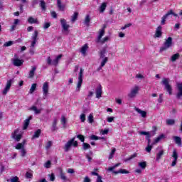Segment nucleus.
Returning <instances> with one entry per match:
<instances>
[{
  "label": "nucleus",
  "mask_w": 182,
  "mask_h": 182,
  "mask_svg": "<svg viewBox=\"0 0 182 182\" xmlns=\"http://www.w3.org/2000/svg\"><path fill=\"white\" fill-rule=\"evenodd\" d=\"M28 23H36L38 22V18H34L32 16L28 17Z\"/></svg>",
  "instance_id": "2f4dec72"
},
{
  "label": "nucleus",
  "mask_w": 182,
  "mask_h": 182,
  "mask_svg": "<svg viewBox=\"0 0 182 182\" xmlns=\"http://www.w3.org/2000/svg\"><path fill=\"white\" fill-rule=\"evenodd\" d=\"M29 110H33L35 112L36 114H40L41 112H42V109H38L36 106H32L29 108Z\"/></svg>",
  "instance_id": "cd10ccee"
},
{
  "label": "nucleus",
  "mask_w": 182,
  "mask_h": 182,
  "mask_svg": "<svg viewBox=\"0 0 182 182\" xmlns=\"http://www.w3.org/2000/svg\"><path fill=\"white\" fill-rule=\"evenodd\" d=\"M172 157L173 158V161H172L171 167H175V166L177 164V160L178 159V154L176 149L173 151Z\"/></svg>",
  "instance_id": "1a4fd4ad"
},
{
  "label": "nucleus",
  "mask_w": 182,
  "mask_h": 182,
  "mask_svg": "<svg viewBox=\"0 0 182 182\" xmlns=\"http://www.w3.org/2000/svg\"><path fill=\"white\" fill-rule=\"evenodd\" d=\"M114 174H129V173H130L129 171L126 170V169H122L120 168L119 171H113Z\"/></svg>",
  "instance_id": "aec40b11"
},
{
  "label": "nucleus",
  "mask_w": 182,
  "mask_h": 182,
  "mask_svg": "<svg viewBox=\"0 0 182 182\" xmlns=\"http://www.w3.org/2000/svg\"><path fill=\"white\" fill-rule=\"evenodd\" d=\"M62 28H63V32H64L65 35H69V33L70 31H69V28L70 27L69 24L66 22V20L65 18H63L60 21Z\"/></svg>",
  "instance_id": "20e7f679"
},
{
  "label": "nucleus",
  "mask_w": 182,
  "mask_h": 182,
  "mask_svg": "<svg viewBox=\"0 0 182 182\" xmlns=\"http://www.w3.org/2000/svg\"><path fill=\"white\" fill-rule=\"evenodd\" d=\"M137 157V154L134 153V154L131 155L130 157L127 158L126 159H124V161H130V160H132V159H134Z\"/></svg>",
  "instance_id": "79ce46f5"
},
{
  "label": "nucleus",
  "mask_w": 182,
  "mask_h": 182,
  "mask_svg": "<svg viewBox=\"0 0 182 182\" xmlns=\"http://www.w3.org/2000/svg\"><path fill=\"white\" fill-rule=\"evenodd\" d=\"M50 27V22H46L44 23L43 28L44 29H48Z\"/></svg>",
  "instance_id": "e2e57ef3"
},
{
  "label": "nucleus",
  "mask_w": 182,
  "mask_h": 182,
  "mask_svg": "<svg viewBox=\"0 0 182 182\" xmlns=\"http://www.w3.org/2000/svg\"><path fill=\"white\" fill-rule=\"evenodd\" d=\"M105 55H106V49H103L100 51V58L101 59H104L105 57Z\"/></svg>",
  "instance_id": "a18cd8bd"
},
{
  "label": "nucleus",
  "mask_w": 182,
  "mask_h": 182,
  "mask_svg": "<svg viewBox=\"0 0 182 182\" xmlns=\"http://www.w3.org/2000/svg\"><path fill=\"white\" fill-rule=\"evenodd\" d=\"M57 124H58V119L54 118L53 122L52 123V127H51L52 132H56V130H58V127H56Z\"/></svg>",
  "instance_id": "6ab92c4d"
},
{
  "label": "nucleus",
  "mask_w": 182,
  "mask_h": 182,
  "mask_svg": "<svg viewBox=\"0 0 182 182\" xmlns=\"http://www.w3.org/2000/svg\"><path fill=\"white\" fill-rule=\"evenodd\" d=\"M114 153H116V148H114L111 151L109 156V160H112V159H113V156L114 155Z\"/></svg>",
  "instance_id": "de8ad7c7"
},
{
  "label": "nucleus",
  "mask_w": 182,
  "mask_h": 182,
  "mask_svg": "<svg viewBox=\"0 0 182 182\" xmlns=\"http://www.w3.org/2000/svg\"><path fill=\"white\" fill-rule=\"evenodd\" d=\"M132 26V23H127L125 24L123 27L121 28L122 31H124V29H127V28H130Z\"/></svg>",
  "instance_id": "69168bd1"
},
{
  "label": "nucleus",
  "mask_w": 182,
  "mask_h": 182,
  "mask_svg": "<svg viewBox=\"0 0 182 182\" xmlns=\"http://www.w3.org/2000/svg\"><path fill=\"white\" fill-rule=\"evenodd\" d=\"M91 140H100V137L96 136V135H92L90 136Z\"/></svg>",
  "instance_id": "0e129e2a"
},
{
  "label": "nucleus",
  "mask_w": 182,
  "mask_h": 182,
  "mask_svg": "<svg viewBox=\"0 0 182 182\" xmlns=\"http://www.w3.org/2000/svg\"><path fill=\"white\" fill-rule=\"evenodd\" d=\"M12 45H14V41H8L4 44V46L8 48L9 46H12Z\"/></svg>",
  "instance_id": "864d4df0"
},
{
  "label": "nucleus",
  "mask_w": 182,
  "mask_h": 182,
  "mask_svg": "<svg viewBox=\"0 0 182 182\" xmlns=\"http://www.w3.org/2000/svg\"><path fill=\"white\" fill-rule=\"evenodd\" d=\"M139 167H141V168L144 170V168H146L147 167V162H146V161L139 162Z\"/></svg>",
  "instance_id": "f704fd0d"
},
{
  "label": "nucleus",
  "mask_w": 182,
  "mask_h": 182,
  "mask_svg": "<svg viewBox=\"0 0 182 182\" xmlns=\"http://www.w3.org/2000/svg\"><path fill=\"white\" fill-rule=\"evenodd\" d=\"M164 154V150H161L158 154H156V161H159V160L161 159Z\"/></svg>",
  "instance_id": "72a5a7b5"
},
{
  "label": "nucleus",
  "mask_w": 182,
  "mask_h": 182,
  "mask_svg": "<svg viewBox=\"0 0 182 182\" xmlns=\"http://www.w3.org/2000/svg\"><path fill=\"white\" fill-rule=\"evenodd\" d=\"M15 149L16 150H22V149H24L23 144L21 143H18L16 146H15Z\"/></svg>",
  "instance_id": "49530a36"
},
{
  "label": "nucleus",
  "mask_w": 182,
  "mask_h": 182,
  "mask_svg": "<svg viewBox=\"0 0 182 182\" xmlns=\"http://www.w3.org/2000/svg\"><path fill=\"white\" fill-rule=\"evenodd\" d=\"M173 140H174L176 144H177V146H182L181 137H180V136H173Z\"/></svg>",
  "instance_id": "b1692460"
},
{
  "label": "nucleus",
  "mask_w": 182,
  "mask_h": 182,
  "mask_svg": "<svg viewBox=\"0 0 182 182\" xmlns=\"http://www.w3.org/2000/svg\"><path fill=\"white\" fill-rule=\"evenodd\" d=\"M171 45H173V38L168 37L164 43V46L160 48V52H164V50H167L168 48H171Z\"/></svg>",
  "instance_id": "7ed1b4c3"
},
{
  "label": "nucleus",
  "mask_w": 182,
  "mask_h": 182,
  "mask_svg": "<svg viewBox=\"0 0 182 182\" xmlns=\"http://www.w3.org/2000/svg\"><path fill=\"white\" fill-rule=\"evenodd\" d=\"M50 176V181H55V173H51Z\"/></svg>",
  "instance_id": "774afa93"
},
{
  "label": "nucleus",
  "mask_w": 182,
  "mask_h": 182,
  "mask_svg": "<svg viewBox=\"0 0 182 182\" xmlns=\"http://www.w3.org/2000/svg\"><path fill=\"white\" fill-rule=\"evenodd\" d=\"M78 16H79V13L75 12L72 16L71 22H75V21L77 19Z\"/></svg>",
  "instance_id": "e433bc0d"
},
{
  "label": "nucleus",
  "mask_w": 182,
  "mask_h": 182,
  "mask_svg": "<svg viewBox=\"0 0 182 182\" xmlns=\"http://www.w3.org/2000/svg\"><path fill=\"white\" fill-rule=\"evenodd\" d=\"M182 97V85H178V92L176 94V99L180 100Z\"/></svg>",
  "instance_id": "412c9836"
},
{
  "label": "nucleus",
  "mask_w": 182,
  "mask_h": 182,
  "mask_svg": "<svg viewBox=\"0 0 182 182\" xmlns=\"http://www.w3.org/2000/svg\"><path fill=\"white\" fill-rule=\"evenodd\" d=\"M42 133V131L41 129H37L35 132L34 134L32 136V139H38L39 136H41V134Z\"/></svg>",
  "instance_id": "a878e982"
},
{
  "label": "nucleus",
  "mask_w": 182,
  "mask_h": 182,
  "mask_svg": "<svg viewBox=\"0 0 182 182\" xmlns=\"http://www.w3.org/2000/svg\"><path fill=\"white\" fill-rule=\"evenodd\" d=\"M36 86H37L36 83L32 84L31 87L30 88L29 92L33 93V92H35L36 90Z\"/></svg>",
  "instance_id": "a19ab883"
},
{
  "label": "nucleus",
  "mask_w": 182,
  "mask_h": 182,
  "mask_svg": "<svg viewBox=\"0 0 182 182\" xmlns=\"http://www.w3.org/2000/svg\"><path fill=\"white\" fill-rule=\"evenodd\" d=\"M82 149L83 150H89V149H90V144L83 142Z\"/></svg>",
  "instance_id": "37998d69"
},
{
  "label": "nucleus",
  "mask_w": 182,
  "mask_h": 182,
  "mask_svg": "<svg viewBox=\"0 0 182 182\" xmlns=\"http://www.w3.org/2000/svg\"><path fill=\"white\" fill-rule=\"evenodd\" d=\"M57 6L60 11H65V5L62 4V0H57Z\"/></svg>",
  "instance_id": "4be33fe9"
},
{
  "label": "nucleus",
  "mask_w": 182,
  "mask_h": 182,
  "mask_svg": "<svg viewBox=\"0 0 182 182\" xmlns=\"http://www.w3.org/2000/svg\"><path fill=\"white\" fill-rule=\"evenodd\" d=\"M84 23H85V25H86V26H90V16L87 15L85 16V18L84 20Z\"/></svg>",
  "instance_id": "c756f323"
},
{
  "label": "nucleus",
  "mask_w": 182,
  "mask_h": 182,
  "mask_svg": "<svg viewBox=\"0 0 182 182\" xmlns=\"http://www.w3.org/2000/svg\"><path fill=\"white\" fill-rule=\"evenodd\" d=\"M103 91L102 90V85H98L95 89V94L97 99H100L102 97V95Z\"/></svg>",
  "instance_id": "9b49d317"
},
{
  "label": "nucleus",
  "mask_w": 182,
  "mask_h": 182,
  "mask_svg": "<svg viewBox=\"0 0 182 182\" xmlns=\"http://www.w3.org/2000/svg\"><path fill=\"white\" fill-rule=\"evenodd\" d=\"M61 124H63V129H66V117L65 116H62Z\"/></svg>",
  "instance_id": "58836bf2"
},
{
  "label": "nucleus",
  "mask_w": 182,
  "mask_h": 182,
  "mask_svg": "<svg viewBox=\"0 0 182 182\" xmlns=\"http://www.w3.org/2000/svg\"><path fill=\"white\" fill-rule=\"evenodd\" d=\"M161 83L165 86V89L168 95H173V87H171V85H170V79L164 77L162 79Z\"/></svg>",
  "instance_id": "f03ea898"
},
{
  "label": "nucleus",
  "mask_w": 182,
  "mask_h": 182,
  "mask_svg": "<svg viewBox=\"0 0 182 182\" xmlns=\"http://www.w3.org/2000/svg\"><path fill=\"white\" fill-rule=\"evenodd\" d=\"M161 29H163V27H161V26H159L157 27L155 34L154 36V38H161V36L163 35V32L161 31Z\"/></svg>",
  "instance_id": "f8f14e48"
},
{
  "label": "nucleus",
  "mask_w": 182,
  "mask_h": 182,
  "mask_svg": "<svg viewBox=\"0 0 182 182\" xmlns=\"http://www.w3.org/2000/svg\"><path fill=\"white\" fill-rule=\"evenodd\" d=\"M60 178H61L62 180H63L64 181H66V176H65V173H63V170H61V171H60Z\"/></svg>",
  "instance_id": "3c124183"
},
{
  "label": "nucleus",
  "mask_w": 182,
  "mask_h": 182,
  "mask_svg": "<svg viewBox=\"0 0 182 182\" xmlns=\"http://www.w3.org/2000/svg\"><path fill=\"white\" fill-rule=\"evenodd\" d=\"M48 94H49V82H46L43 85V99H46L48 97Z\"/></svg>",
  "instance_id": "0eeeda50"
},
{
  "label": "nucleus",
  "mask_w": 182,
  "mask_h": 182,
  "mask_svg": "<svg viewBox=\"0 0 182 182\" xmlns=\"http://www.w3.org/2000/svg\"><path fill=\"white\" fill-rule=\"evenodd\" d=\"M87 49H89V46L87 45V43L85 44L80 49V52L83 54V55H86V52L87 51Z\"/></svg>",
  "instance_id": "bb28decb"
},
{
  "label": "nucleus",
  "mask_w": 182,
  "mask_h": 182,
  "mask_svg": "<svg viewBox=\"0 0 182 182\" xmlns=\"http://www.w3.org/2000/svg\"><path fill=\"white\" fill-rule=\"evenodd\" d=\"M12 62H13V65L14 66H17V67H19V66H22L23 65V60H21V59H18V58H14L12 60Z\"/></svg>",
  "instance_id": "ddd939ff"
},
{
  "label": "nucleus",
  "mask_w": 182,
  "mask_h": 182,
  "mask_svg": "<svg viewBox=\"0 0 182 182\" xmlns=\"http://www.w3.org/2000/svg\"><path fill=\"white\" fill-rule=\"evenodd\" d=\"M5 171V166L2 164H0V174H2Z\"/></svg>",
  "instance_id": "13d9d810"
},
{
  "label": "nucleus",
  "mask_w": 182,
  "mask_h": 182,
  "mask_svg": "<svg viewBox=\"0 0 182 182\" xmlns=\"http://www.w3.org/2000/svg\"><path fill=\"white\" fill-rule=\"evenodd\" d=\"M62 58H63V55H62V54L58 55L56 57V58L53 60V65L54 66H58V65L59 63V60H60V59H62Z\"/></svg>",
  "instance_id": "f3484780"
},
{
  "label": "nucleus",
  "mask_w": 182,
  "mask_h": 182,
  "mask_svg": "<svg viewBox=\"0 0 182 182\" xmlns=\"http://www.w3.org/2000/svg\"><path fill=\"white\" fill-rule=\"evenodd\" d=\"M83 68H80V73L78 76V82L77 84V90L80 92V87H82V84L83 83Z\"/></svg>",
  "instance_id": "39448f33"
},
{
  "label": "nucleus",
  "mask_w": 182,
  "mask_h": 182,
  "mask_svg": "<svg viewBox=\"0 0 182 182\" xmlns=\"http://www.w3.org/2000/svg\"><path fill=\"white\" fill-rule=\"evenodd\" d=\"M103 36H105V28H102L101 30H100L99 35L97 38V43H99V42H100V39H102Z\"/></svg>",
  "instance_id": "dca6fc26"
},
{
  "label": "nucleus",
  "mask_w": 182,
  "mask_h": 182,
  "mask_svg": "<svg viewBox=\"0 0 182 182\" xmlns=\"http://www.w3.org/2000/svg\"><path fill=\"white\" fill-rule=\"evenodd\" d=\"M175 123L176 121L174 119H169L166 120V124L168 126H173V124H175Z\"/></svg>",
  "instance_id": "4c0bfd02"
},
{
  "label": "nucleus",
  "mask_w": 182,
  "mask_h": 182,
  "mask_svg": "<svg viewBox=\"0 0 182 182\" xmlns=\"http://www.w3.org/2000/svg\"><path fill=\"white\" fill-rule=\"evenodd\" d=\"M114 120V117H109L107 119V122H108V123H112Z\"/></svg>",
  "instance_id": "338daca9"
},
{
  "label": "nucleus",
  "mask_w": 182,
  "mask_h": 182,
  "mask_svg": "<svg viewBox=\"0 0 182 182\" xmlns=\"http://www.w3.org/2000/svg\"><path fill=\"white\" fill-rule=\"evenodd\" d=\"M52 147V141H48L46 145V149L49 150Z\"/></svg>",
  "instance_id": "603ef678"
},
{
  "label": "nucleus",
  "mask_w": 182,
  "mask_h": 182,
  "mask_svg": "<svg viewBox=\"0 0 182 182\" xmlns=\"http://www.w3.org/2000/svg\"><path fill=\"white\" fill-rule=\"evenodd\" d=\"M51 164H52V162H50V161H48L47 162H46L45 164L46 168H50Z\"/></svg>",
  "instance_id": "bf43d9fd"
},
{
  "label": "nucleus",
  "mask_w": 182,
  "mask_h": 182,
  "mask_svg": "<svg viewBox=\"0 0 182 182\" xmlns=\"http://www.w3.org/2000/svg\"><path fill=\"white\" fill-rule=\"evenodd\" d=\"M107 6V4L106 2L102 3L100 6V13L103 14V12L106 11Z\"/></svg>",
  "instance_id": "393cba45"
},
{
  "label": "nucleus",
  "mask_w": 182,
  "mask_h": 182,
  "mask_svg": "<svg viewBox=\"0 0 182 182\" xmlns=\"http://www.w3.org/2000/svg\"><path fill=\"white\" fill-rule=\"evenodd\" d=\"M136 112H137V113H139V114H141V117H147V112L146 111H143L141 109H140V108H135Z\"/></svg>",
  "instance_id": "a211bd4d"
},
{
  "label": "nucleus",
  "mask_w": 182,
  "mask_h": 182,
  "mask_svg": "<svg viewBox=\"0 0 182 182\" xmlns=\"http://www.w3.org/2000/svg\"><path fill=\"white\" fill-rule=\"evenodd\" d=\"M108 61H109V58L107 57L104 58V59L101 62V68L105 67V65L107 63Z\"/></svg>",
  "instance_id": "ea45409f"
},
{
  "label": "nucleus",
  "mask_w": 182,
  "mask_h": 182,
  "mask_svg": "<svg viewBox=\"0 0 182 182\" xmlns=\"http://www.w3.org/2000/svg\"><path fill=\"white\" fill-rule=\"evenodd\" d=\"M119 166H120V163L116 164L114 166L109 167L107 171H112V173H113V170H114V168H116V167H119Z\"/></svg>",
  "instance_id": "c03bdc74"
},
{
  "label": "nucleus",
  "mask_w": 182,
  "mask_h": 182,
  "mask_svg": "<svg viewBox=\"0 0 182 182\" xmlns=\"http://www.w3.org/2000/svg\"><path fill=\"white\" fill-rule=\"evenodd\" d=\"M171 11H168L167 14H166L164 16H162L161 21V25H166V20L168 17L169 15H171Z\"/></svg>",
  "instance_id": "2eb2a0df"
},
{
  "label": "nucleus",
  "mask_w": 182,
  "mask_h": 182,
  "mask_svg": "<svg viewBox=\"0 0 182 182\" xmlns=\"http://www.w3.org/2000/svg\"><path fill=\"white\" fill-rule=\"evenodd\" d=\"M75 139H76V137L74 136L73 138L70 139L68 141L66 142V144L63 146L64 151H69L72 146H73V147H77V146H79L77 141H75Z\"/></svg>",
  "instance_id": "f257e3e1"
},
{
  "label": "nucleus",
  "mask_w": 182,
  "mask_h": 182,
  "mask_svg": "<svg viewBox=\"0 0 182 182\" xmlns=\"http://www.w3.org/2000/svg\"><path fill=\"white\" fill-rule=\"evenodd\" d=\"M107 41H110V38L109 36H106L103 38V39H100V41H99V43H102V45H103L104 43H106Z\"/></svg>",
  "instance_id": "c9c22d12"
},
{
  "label": "nucleus",
  "mask_w": 182,
  "mask_h": 182,
  "mask_svg": "<svg viewBox=\"0 0 182 182\" xmlns=\"http://www.w3.org/2000/svg\"><path fill=\"white\" fill-rule=\"evenodd\" d=\"M88 122H89V123H93V122H95V120L93 119V114H89Z\"/></svg>",
  "instance_id": "5fc2aeb1"
},
{
  "label": "nucleus",
  "mask_w": 182,
  "mask_h": 182,
  "mask_svg": "<svg viewBox=\"0 0 182 182\" xmlns=\"http://www.w3.org/2000/svg\"><path fill=\"white\" fill-rule=\"evenodd\" d=\"M163 139H166V135L164 134H161L158 137H156L154 139V143H159V141H160V140H163Z\"/></svg>",
  "instance_id": "c85d7f7f"
},
{
  "label": "nucleus",
  "mask_w": 182,
  "mask_h": 182,
  "mask_svg": "<svg viewBox=\"0 0 182 182\" xmlns=\"http://www.w3.org/2000/svg\"><path fill=\"white\" fill-rule=\"evenodd\" d=\"M33 177V174L31 172H26V178H32Z\"/></svg>",
  "instance_id": "4d7b16f0"
},
{
  "label": "nucleus",
  "mask_w": 182,
  "mask_h": 182,
  "mask_svg": "<svg viewBox=\"0 0 182 182\" xmlns=\"http://www.w3.org/2000/svg\"><path fill=\"white\" fill-rule=\"evenodd\" d=\"M40 6L42 11H46V3L43 0H40Z\"/></svg>",
  "instance_id": "7c9ffc66"
},
{
  "label": "nucleus",
  "mask_w": 182,
  "mask_h": 182,
  "mask_svg": "<svg viewBox=\"0 0 182 182\" xmlns=\"http://www.w3.org/2000/svg\"><path fill=\"white\" fill-rule=\"evenodd\" d=\"M139 90H140V88L139 87V86L137 85L134 86V88H132L130 92L128 94V97L129 99H133L136 97Z\"/></svg>",
  "instance_id": "423d86ee"
},
{
  "label": "nucleus",
  "mask_w": 182,
  "mask_h": 182,
  "mask_svg": "<svg viewBox=\"0 0 182 182\" xmlns=\"http://www.w3.org/2000/svg\"><path fill=\"white\" fill-rule=\"evenodd\" d=\"M31 120H32V116H30L28 119L24 121L23 130H26L29 127V124L31 123Z\"/></svg>",
  "instance_id": "4468645a"
},
{
  "label": "nucleus",
  "mask_w": 182,
  "mask_h": 182,
  "mask_svg": "<svg viewBox=\"0 0 182 182\" xmlns=\"http://www.w3.org/2000/svg\"><path fill=\"white\" fill-rule=\"evenodd\" d=\"M152 149H153L152 145H147L146 150L147 153H150V151H151Z\"/></svg>",
  "instance_id": "680f3d73"
},
{
  "label": "nucleus",
  "mask_w": 182,
  "mask_h": 182,
  "mask_svg": "<svg viewBox=\"0 0 182 182\" xmlns=\"http://www.w3.org/2000/svg\"><path fill=\"white\" fill-rule=\"evenodd\" d=\"M11 86H12V80H9L6 82L4 90L2 91L3 95H6L8 92L11 90Z\"/></svg>",
  "instance_id": "9d476101"
},
{
  "label": "nucleus",
  "mask_w": 182,
  "mask_h": 182,
  "mask_svg": "<svg viewBox=\"0 0 182 182\" xmlns=\"http://www.w3.org/2000/svg\"><path fill=\"white\" fill-rule=\"evenodd\" d=\"M35 72H36V67H32V69L28 74V79H32L33 77H34Z\"/></svg>",
  "instance_id": "5701e85b"
},
{
  "label": "nucleus",
  "mask_w": 182,
  "mask_h": 182,
  "mask_svg": "<svg viewBox=\"0 0 182 182\" xmlns=\"http://www.w3.org/2000/svg\"><path fill=\"white\" fill-rule=\"evenodd\" d=\"M38 35V31H35L33 34V36H32L33 41H37Z\"/></svg>",
  "instance_id": "09e8293b"
},
{
  "label": "nucleus",
  "mask_w": 182,
  "mask_h": 182,
  "mask_svg": "<svg viewBox=\"0 0 182 182\" xmlns=\"http://www.w3.org/2000/svg\"><path fill=\"white\" fill-rule=\"evenodd\" d=\"M80 120H81V122H82V123H85V120H86V114H82L80 115Z\"/></svg>",
  "instance_id": "6e6d98bb"
},
{
  "label": "nucleus",
  "mask_w": 182,
  "mask_h": 182,
  "mask_svg": "<svg viewBox=\"0 0 182 182\" xmlns=\"http://www.w3.org/2000/svg\"><path fill=\"white\" fill-rule=\"evenodd\" d=\"M18 133H19V129H15L14 132L11 133V137L16 140V141H21V139H22V134H18Z\"/></svg>",
  "instance_id": "6e6552de"
},
{
  "label": "nucleus",
  "mask_w": 182,
  "mask_h": 182,
  "mask_svg": "<svg viewBox=\"0 0 182 182\" xmlns=\"http://www.w3.org/2000/svg\"><path fill=\"white\" fill-rule=\"evenodd\" d=\"M21 157H25L26 156V149L25 148H23L21 151Z\"/></svg>",
  "instance_id": "052dcab7"
},
{
  "label": "nucleus",
  "mask_w": 182,
  "mask_h": 182,
  "mask_svg": "<svg viewBox=\"0 0 182 182\" xmlns=\"http://www.w3.org/2000/svg\"><path fill=\"white\" fill-rule=\"evenodd\" d=\"M180 58V53H176V54H173L171 58V62H176V60L177 59H178Z\"/></svg>",
  "instance_id": "473e14b6"
},
{
  "label": "nucleus",
  "mask_w": 182,
  "mask_h": 182,
  "mask_svg": "<svg viewBox=\"0 0 182 182\" xmlns=\"http://www.w3.org/2000/svg\"><path fill=\"white\" fill-rule=\"evenodd\" d=\"M77 139H79L82 143H85V136L82 134L77 135Z\"/></svg>",
  "instance_id": "8fccbe9b"
}]
</instances>
